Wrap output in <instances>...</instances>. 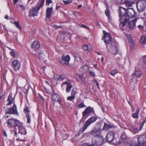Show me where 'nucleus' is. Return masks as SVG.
<instances>
[{
    "instance_id": "nucleus-50",
    "label": "nucleus",
    "mask_w": 146,
    "mask_h": 146,
    "mask_svg": "<svg viewBox=\"0 0 146 146\" xmlns=\"http://www.w3.org/2000/svg\"><path fill=\"white\" fill-rule=\"evenodd\" d=\"M93 82H95V83L96 85L97 86L98 88L99 89H100L99 83L96 80H95L93 81Z\"/></svg>"
},
{
    "instance_id": "nucleus-30",
    "label": "nucleus",
    "mask_w": 146,
    "mask_h": 146,
    "mask_svg": "<svg viewBox=\"0 0 146 146\" xmlns=\"http://www.w3.org/2000/svg\"><path fill=\"white\" fill-rule=\"evenodd\" d=\"M13 23L16 26L18 29H19L20 31L21 30L22 27L20 26L19 22H18L15 21L13 22Z\"/></svg>"
},
{
    "instance_id": "nucleus-25",
    "label": "nucleus",
    "mask_w": 146,
    "mask_h": 146,
    "mask_svg": "<svg viewBox=\"0 0 146 146\" xmlns=\"http://www.w3.org/2000/svg\"><path fill=\"white\" fill-rule=\"evenodd\" d=\"M83 48L85 50L90 51L92 49V46L90 45H85L83 46Z\"/></svg>"
},
{
    "instance_id": "nucleus-42",
    "label": "nucleus",
    "mask_w": 146,
    "mask_h": 146,
    "mask_svg": "<svg viewBox=\"0 0 146 146\" xmlns=\"http://www.w3.org/2000/svg\"><path fill=\"white\" fill-rule=\"evenodd\" d=\"M65 78V76L64 75H59V81H62L64 80Z\"/></svg>"
},
{
    "instance_id": "nucleus-56",
    "label": "nucleus",
    "mask_w": 146,
    "mask_h": 146,
    "mask_svg": "<svg viewBox=\"0 0 146 146\" xmlns=\"http://www.w3.org/2000/svg\"><path fill=\"white\" fill-rule=\"evenodd\" d=\"M83 129L82 130V131H81V129L80 130V131H79V133H80L81 132V133H82L85 130V129H86V128H83Z\"/></svg>"
},
{
    "instance_id": "nucleus-36",
    "label": "nucleus",
    "mask_w": 146,
    "mask_h": 146,
    "mask_svg": "<svg viewBox=\"0 0 146 146\" xmlns=\"http://www.w3.org/2000/svg\"><path fill=\"white\" fill-rule=\"evenodd\" d=\"M78 107L80 108L86 107V106L84 104V102H82L78 105Z\"/></svg>"
},
{
    "instance_id": "nucleus-59",
    "label": "nucleus",
    "mask_w": 146,
    "mask_h": 146,
    "mask_svg": "<svg viewBox=\"0 0 146 146\" xmlns=\"http://www.w3.org/2000/svg\"><path fill=\"white\" fill-rule=\"evenodd\" d=\"M14 4H15L18 1V0H13Z\"/></svg>"
},
{
    "instance_id": "nucleus-14",
    "label": "nucleus",
    "mask_w": 146,
    "mask_h": 146,
    "mask_svg": "<svg viewBox=\"0 0 146 146\" xmlns=\"http://www.w3.org/2000/svg\"><path fill=\"white\" fill-rule=\"evenodd\" d=\"M12 66L15 71L18 70L20 67V64L19 61L17 60H15L13 62Z\"/></svg>"
},
{
    "instance_id": "nucleus-33",
    "label": "nucleus",
    "mask_w": 146,
    "mask_h": 146,
    "mask_svg": "<svg viewBox=\"0 0 146 146\" xmlns=\"http://www.w3.org/2000/svg\"><path fill=\"white\" fill-rule=\"evenodd\" d=\"M77 89L73 88L71 92V95L75 97V95L77 94Z\"/></svg>"
},
{
    "instance_id": "nucleus-55",
    "label": "nucleus",
    "mask_w": 146,
    "mask_h": 146,
    "mask_svg": "<svg viewBox=\"0 0 146 146\" xmlns=\"http://www.w3.org/2000/svg\"><path fill=\"white\" fill-rule=\"evenodd\" d=\"M105 5L106 6V9H109V5L108 4V3L106 2H105Z\"/></svg>"
},
{
    "instance_id": "nucleus-19",
    "label": "nucleus",
    "mask_w": 146,
    "mask_h": 146,
    "mask_svg": "<svg viewBox=\"0 0 146 146\" xmlns=\"http://www.w3.org/2000/svg\"><path fill=\"white\" fill-rule=\"evenodd\" d=\"M12 94L10 93L8 96L7 101H8V103L7 104V106H8L12 104V103L13 98L12 97Z\"/></svg>"
},
{
    "instance_id": "nucleus-31",
    "label": "nucleus",
    "mask_w": 146,
    "mask_h": 146,
    "mask_svg": "<svg viewBox=\"0 0 146 146\" xmlns=\"http://www.w3.org/2000/svg\"><path fill=\"white\" fill-rule=\"evenodd\" d=\"M130 145L131 146H139L138 143L135 141H132L130 143Z\"/></svg>"
},
{
    "instance_id": "nucleus-27",
    "label": "nucleus",
    "mask_w": 146,
    "mask_h": 146,
    "mask_svg": "<svg viewBox=\"0 0 146 146\" xmlns=\"http://www.w3.org/2000/svg\"><path fill=\"white\" fill-rule=\"evenodd\" d=\"M23 111L25 113L26 115H27L28 114L30 115V111L29 110L28 107L26 106H25V108L23 110Z\"/></svg>"
},
{
    "instance_id": "nucleus-23",
    "label": "nucleus",
    "mask_w": 146,
    "mask_h": 146,
    "mask_svg": "<svg viewBox=\"0 0 146 146\" xmlns=\"http://www.w3.org/2000/svg\"><path fill=\"white\" fill-rule=\"evenodd\" d=\"M140 43L142 44H146V36H143L141 37L140 40Z\"/></svg>"
},
{
    "instance_id": "nucleus-40",
    "label": "nucleus",
    "mask_w": 146,
    "mask_h": 146,
    "mask_svg": "<svg viewBox=\"0 0 146 146\" xmlns=\"http://www.w3.org/2000/svg\"><path fill=\"white\" fill-rule=\"evenodd\" d=\"M71 84L70 81L69 80H68L67 81H66L65 82H63L62 83V85L66 84L67 86H68Z\"/></svg>"
},
{
    "instance_id": "nucleus-45",
    "label": "nucleus",
    "mask_w": 146,
    "mask_h": 146,
    "mask_svg": "<svg viewBox=\"0 0 146 146\" xmlns=\"http://www.w3.org/2000/svg\"><path fill=\"white\" fill-rule=\"evenodd\" d=\"M120 138L122 140H125L126 138V136L124 133H123L121 136Z\"/></svg>"
},
{
    "instance_id": "nucleus-61",
    "label": "nucleus",
    "mask_w": 146,
    "mask_h": 146,
    "mask_svg": "<svg viewBox=\"0 0 146 146\" xmlns=\"http://www.w3.org/2000/svg\"><path fill=\"white\" fill-rule=\"evenodd\" d=\"M143 27V26L141 25H139L138 26V27L139 29H141V28H142Z\"/></svg>"
},
{
    "instance_id": "nucleus-21",
    "label": "nucleus",
    "mask_w": 146,
    "mask_h": 146,
    "mask_svg": "<svg viewBox=\"0 0 146 146\" xmlns=\"http://www.w3.org/2000/svg\"><path fill=\"white\" fill-rule=\"evenodd\" d=\"M139 111L140 109L139 108H137L135 112L132 114V117L134 118H138V114Z\"/></svg>"
},
{
    "instance_id": "nucleus-20",
    "label": "nucleus",
    "mask_w": 146,
    "mask_h": 146,
    "mask_svg": "<svg viewBox=\"0 0 146 146\" xmlns=\"http://www.w3.org/2000/svg\"><path fill=\"white\" fill-rule=\"evenodd\" d=\"M132 74L138 78H139L142 74V72L140 70H135L134 73Z\"/></svg>"
},
{
    "instance_id": "nucleus-62",
    "label": "nucleus",
    "mask_w": 146,
    "mask_h": 146,
    "mask_svg": "<svg viewBox=\"0 0 146 146\" xmlns=\"http://www.w3.org/2000/svg\"><path fill=\"white\" fill-rule=\"evenodd\" d=\"M85 67L86 68H88V66L87 65H84V66L83 67V68H84Z\"/></svg>"
},
{
    "instance_id": "nucleus-47",
    "label": "nucleus",
    "mask_w": 146,
    "mask_h": 146,
    "mask_svg": "<svg viewBox=\"0 0 146 146\" xmlns=\"http://www.w3.org/2000/svg\"><path fill=\"white\" fill-rule=\"evenodd\" d=\"M89 74L92 77H95V73L92 71L89 72Z\"/></svg>"
},
{
    "instance_id": "nucleus-22",
    "label": "nucleus",
    "mask_w": 146,
    "mask_h": 146,
    "mask_svg": "<svg viewBox=\"0 0 146 146\" xmlns=\"http://www.w3.org/2000/svg\"><path fill=\"white\" fill-rule=\"evenodd\" d=\"M105 13L106 15L108 18V20L109 22L110 21L111 19L110 14V11L109 10V9H106L105 11Z\"/></svg>"
},
{
    "instance_id": "nucleus-64",
    "label": "nucleus",
    "mask_w": 146,
    "mask_h": 146,
    "mask_svg": "<svg viewBox=\"0 0 146 146\" xmlns=\"http://www.w3.org/2000/svg\"><path fill=\"white\" fill-rule=\"evenodd\" d=\"M60 6H56V10H58Z\"/></svg>"
},
{
    "instance_id": "nucleus-54",
    "label": "nucleus",
    "mask_w": 146,
    "mask_h": 146,
    "mask_svg": "<svg viewBox=\"0 0 146 146\" xmlns=\"http://www.w3.org/2000/svg\"><path fill=\"white\" fill-rule=\"evenodd\" d=\"M3 135L4 136H5L6 137H7V135L6 133V131L4 130H3Z\"/></svg>"
},
{
    "instance_id": "nucleus-1",
    "label": "nucleus",
    "mask_w": 146,
    "mask_h": 146,
    "mask_svg": "<svg viewBox=\"0 0 146 146\" xmlns=\"http://www.w3.org/2000/svg\"><path fill=\"white\" fill-rule=\"evenodd\" d=\"M119 13V17L120 21L119 29L123 31L124 27L129 21V18H133L137 16L135 12L132 8L125 9L120 7L118 10Z\"/></svg>"
},
{
    "instance_id": "nucleus-58",
    "label": "nucleus",
    "mask_w": 146,
    "mask_h": 146,
    "mask_svg": "<svg viewBox=\"0 0 146 146\" xmlns=\"http://www.w3.org/2000/svg\"><path fill=\"white\" fill-rule=\"evenodd\" d=\"M79 77L80 78L82 79L83 77V75L82 74L79 75Z\"/></svg>"
},
{
    "instance_id": "nucleus-34",
    "label": "nucleus",
    "mask_w": 146,
    "mask_h": 146,
    "mask_svg": "<svg viewBox=\"0 0 146 146\" xmlns=\"http://www.w3.org/2000/svg\"><path fill=\"white\" fill-rule=\"evenodd\" d=\"M75 97L71 95V96H68L67 99L68 100L73 101L75 99Z\"/></svg>"
},
{
    "instance_id": "nucleus-39",
    "label": "nucleus",
    "mask_w": 146,
    "mask_h": 146,
    "mask_svg": "<svg viewBox=\"0 0 146 146\" xmlns=\"http://www.w3.org/2000/svg\"><path fill=\"white\" fill-rule=\"evenodd\" d=\"M113 127V126L112 125H108L106 123H104L103 128H112Z\"/></svg>"
},
{
    "instance_id": "nucleus-18",
    "label": "nucleus",
    "mask_w": 146,
    "mask_h": 146,
    "mask_svg": "<svg viewBox=\"0 0 146 146\" xmlns=\"http://www.w3.org/2000/svg\"><path fill=\"white\" fill-rule=\"evenodd\" d=\"M133 0H126L124 3V4L127 7H131L132 5L134 3Z\"/></svg>"
},
{
    "instance_id": "nucleus-43",
    "label": "nucleus",
    "mask_w": 146,
    "mask_h": 146,
    "mask_svg": "<svg viewBox=\"0 0 146 146\" xmlns=\"http://www.w3.org/2000/svg\"><path fill=\"white\" fill-rule=\"evenodd\" d=\"M52 3V1L51 0H46V6H49V5Z\"/></svg>"
},
{
    "instance_id": "nucleus-32",
    "label": "nucleus",
    "mask_w": 146,
    "mask_h": 146,
    "mask_svg": "<svg viewBox=\"0 0 146 146\" xmlns=\"http://www.w3.org/2000/svg\"><path fill=\"white\" fill-rule=\"evenodd\" d=\"M17 7L18 8H20L21 10L22 11H24L25 9V8L24 6L23 5L21 4H17Z\"/></svg>"
},
{
    "instance_id": "nucleus-16",
    "label": "nucleus",
    "mask_w": 146,
    "mask_h": 146,
    "mask_svg": "<svg viewBox=\"0 0 146 146\" xmlns=\"http://www.w3.org/2000/svg\"><path fill=\"white\" fill-rule=\"evenodd\" d=\"M53 12V9L52 7H47L46 10V18L47 19H49L51 16Z\"/></svg>"
},
{
    "instance_id": "nucleus-52",
    "label": "nucleus",
    "mask_w": 146,
    "mask_h": 146,
    "mask_svg": "<svg viewBox=\"0 0 146 146\" xmlns=\"http://www.w3.org/2000/svg\"><path fill=\"white\" fill-rule=\"evenodd\" d=\"M145 122H146V121L145 120L143 121L141 125V126H140V128H142V127H143V126L144 125V123H145Z\"/></svg>"
},
{
    "instance_id": "nucleus-46",
    "label": "nucleus",
    "mask_w": 146,
    "mask_h": 146,
    "mask_svg": "<svg viewBox=\"0 0 146 146\" xmlns=\"http://www.w3.org/2000/svg\"><path fill=\"white\" fill-rule=\"evenodd\" d=\"M10 54L13 57H15V53L13 50H12L10 52Z\"/></svg>"
},
{
    "instance_id": "nucleus-28",
    "label": "nucleus",
    "mask_w": 146,
    "mask_h": 146,
    "mask_svg": "<svg viewBox=\"0 0 146 146\" xmlns=\"http://www.w3.org/2000/svg\"><path fill=\"white\" fill-rule=\"evenodd\" d=\"M23 123L22 122H20L19 120H17L16 123V127L17 126L19 128L23 127Z\"/></svg>"
},
{
    "instance_id": "nucleus-63",
    "label": "nucleus",
    "mask_w": 146,
    "mask_h": 146,
    "mask_svg": "<svg viewBox=\"0 0 146 146\" xmlns=\"http://www.w3.org/2000/svg\"><path fill=\"white\" fill-rule=\"evenodd\" d=\"M14 136H15L16 137H17V132L16 131L14 133Z\"/></svg>"
},
{
    "instance_id": "nucleus-12",
    "label": "nucleus",
    "mask_w": 146,
    "mask_h": 146,
    "mask_svg": "<svg viewBox=\"0 0 146 146\" xmlns=\"http://www.w3.org/2000/svg\"><path fill=\"white\" fill-rule=\"evenodd\" d=\"M97 118L94 117H92L88 119L86 121L85 125L83 128H87L92 123L95 122L97 119Z\"/></svg>"
},
{
    "instance_id": "nucleus-44",
    "label": "nucleus",
    "mask_w": 146,
    "mask_h": 146,
    "mask_svg": "<svg viewBox=\"0 0 146 146\" xmlns=\"http://www.w3.org/2000/svg\"><path fill=\"white\" fill-rule=\"evenodd\" d=\"M64 4L66 5H68L71 3L72 2V0H68L66 1H63Z\"/></svg>"
},
{
    "instance_id": "nucleus-4",
    "label": "nucleus",
    "mask_w": 146,
    "mask_h": 146,
    "mask_svg": "<svg viewBox=\"0 0 146 146\" xmlns=\"http://www.w3.org/2000/svg\"><path fill=\"white\" fill-rule=\"evenodd\" d=\"M45 0H39L36 6L30 10L29 12V17H34L37 15L39 10L44 6Z\"/></svg>"
},
{
    "instance_id": "nucleus-37",
    "label": "nucleus",
    "mask_w": 146,
    "mask_h": 146,
    "mask_svg": "<svg viewBox=\"0 0 146 146\" xmlns=\"http://www.w3.org/2000/svg\"><path fill=\"white\" fill-rule=\"evenodd\" d=\"M118 72V71L116 70H112L110 72V74L113 76H114Z\"/></svg>"
},
{
    "instance_id": "nucleus-35",
    "label": "nucleus",
    "mask_w": 146,
    "mask_h": 146,
    "mask_svg": "<svg viewBox=\"0 0 146 146\" xmlns=\"http://www.w3.org/2000/svg\"><path fill=\"white\" fill-rule=\"evenodd\" d=\"M73 14L76 17L80 15V14L79 12L75 11L73 12Z\"/></svg>"
},
{
    "instance_id": "nucleus-24",
    "label": "nucleus",
    "mask_w": 146,
    "mask_h": 146,
    "mask_svg": "<svg viewBox=\"0 0 146 146\" xmlns=\"http://www.w3.org/2000/svg\"><path fill=\"white\" fill-rule=\"evenodd\" d=\"M138 128H129V130L134 134H136L138 132L141 130L142 128H139L138 129Z\"/></svg>"
},
{
    "instance_id": "nucleus-10",
    "label": "nucleus",
    "mask_w": 146,
    "mask_h": 146,
    "mask_svg": "<svg viewBox=\"0 0 146 146\" xmlns=\"http://www.w3.org/2000/svg\"><path fill=\"white\" fill-rule=\"evenodd\" d=\"M145 3L144 1H140L137 3V7L139 12H142L145 9Z\"/></svg>"
},
{
    "instance_id": "nucleus-29",
    "label": "nucleus",
    "mask_w": 146,
    "mask_h": 146,
    "mask_svg": "<svg viewBox=\"0 0 146 146\" xmlns=\"http://www.w3.org/2000/svg\"><path fill=\"white\" fill-rule=\"evenodd\" d=\"M72 87V85L71 84L68 86H67L66 88V91L67 93L69 92Z\"/></svg>"
},
{
    "instance_id": "nucleus-49",
    "label": "nucleus",
    "mask_w": 146,
    "mask_h": 146,
    "mask_svg": "<svg viewBox=\"0 0 146 146\" xmlns=\"http://www.w3.org/2000/svg\"><path fill=\"white\" fill-rule=\"evenodd\" d=\"M80 27H83L84 28L86 29H89V28L87 26L84 24L81 25H80Z\"/></svg>"
},
{
    "instance_id": "nucleus-2",
    "label": "nucleus",
    "mask_w": 146,
    "mask_h": 146,
    "mask_svg": "<svg viewBox=\"0 0 146 146\" xmlns=\"http://www.w3.org/2000/svg\"><path fill=\"white\" fill-rule=\"evenodd\" d=\"M103 34L104 36L102 40H104V42L106 44L107 49L113 55H116L118 52L117 42L115 41H112L111 36L110 33L103 31Z\"/></svg>"
},
{
    "instance_id": "nucleus-8",
    "label": "nucleus",
    "mask_w": 146,
    "mask_h": 146,
    "mask_svg": "<svg viewBox=\"0 0 146 146\" xmlns=\"http://www.w3.org/2000/svg\"><path fill=\"white\" fill-rule=\"evenodd\" d=\"M137 138L139 146H145L146 145V134L138 137Z\"/></svg>"
},
{
    "instance_id": "nucleus-48",
    "label": "nucleus",
    "mask_w": 146,
    "mask_h": 146,
    "mask_svg": "<svg viewBox=\"0 0 146 146\" xmlns=\"http://www.w3.org/2000/svg\"><path fill=\"white\" fill-rule=\"evenodd\" d=\"M52 27L55 29H57L59 28H61L62 27L61 26H57L56 25H54L52 26Z\"/></svg>"
},
{
    "instance_id": "nucleus-38",
    "label": "nucleus",
    "mask_w": 146,
    "mask_h": 146,
    "mask_svg": "<svg viewBox=\"0 0 146 146\" xmlns=\"http://www.w3.org/2000/svg\"><path fill=\"white\" fill-rule=\"evenodd\" d=\"M26 115L27 118V123H30L31 121V117L30 115Z\"/></svg>"
},
{
    "instance_id": "nucleus-11",
    "label": "nucleus",
    "mask_w": 146,
    "mask_h": 146,
    "mask_svg": "<svg viewBox=\"0 0 146 146\" xmlns=\"http://www.w3.org/2000/svg\"><path fill=\"white\" fill-rule=\"evenodd\" d=\"M137 19V18H135L130 21L128 22V26L130 29L133 30L136 28L135 23Z\"/></svg>"
},
{
    "instance_id": "nucleus-9",
    "label": "nucleus",
    "mask_w": 146,
    "mask_h": 146,
    "mask_svg": "<svg viewBox=\"0 0 146 146\" xmlns=\"http://www.w3.org/2000/svg\"><path fill=\"white\" fill-rule=\"evenodd\" d=\"M115 139V133L113 131H109L106 137V140L108 142H111Z\"/></svg>"
},
{
    "instance_id": "nucleus-15",
    "label": "nucleus",
    "mask_w": 146,
    "mask_h": 146,
    "mask_svg": "<svg viewBox=\"0 0 146 146\" xmlns=\"http://www.w3.org/2000/svg\"><path fill=\"white\" fill-rule=\"evenodd\" d=\"M17 121V119L11 118L8 119L7 122V123L8 125L11 127H15Z\"/></svg>"
},
{
    "instance_id": "nucleus-7",
    "label": "nucleus",
    "mask_w": 146,
    "mask_h": 146,
    "mask_svg": "<svg viewBox=\"0 0 146 146\" xmlns=\"http://www.w3.org/2000/svg\"><path fill=\"white\" fill-rule=\"evenodd\" d=\"M7 108L8 110H5V113L6 114L18 115L16 106L15 103H13V105L12 107L8 108Z\"/></svg>"
},
{
    "instance_id": "nucleus-3",
    "label": "nucleus",
    "mask_w": 146,
    "mask_h": 146,
    "mask_svg": "<svg viewBox=\"0 0 146 146\" xmlns=\"http://www.w3.org/2000/svg\"><path fill=\"white\" fill-rule=\"evenodd\" d=\"M100 133V128H94L90 132V134L94 136L92 139L93 145L100 146L102 144L104 141V139L99 136Z\"/></svg>"
},
{
    "instance_id": "nucleus-17",
    "label": "nucleus",
    "mask_w": 146,
    "mask_h": 146,
    "mask_svg": "<svg viewBox=\"0 0 146 146\" xmlns=\"http://www.w3.org/2000/svg\"><path fill=\"white\" fill-rule=\"evenodd\" d=\"M40 45L39 42L37 40L34 41L32 45V48L35 49H38L40 47Z\"/></svg>"
},
{
    "instance_id": "nucleus-60",
    "label": "nucleus",
    "mask_w": 146,
    "mask_h": 146,
    "mask_svg": "<svg viewBox=\"0 0 146 146\" xmlns=\"http://www.w3.org/2000/svg\"><path fill=\"white\" fill-rule=\"evenodd\" d=\"M5 19H9V17L7 15H5Z\"/></svg>"
},
{
    "instance_id": "nucleus-6",
    "label": "nucleus",
    "mask_w": 146,
    "mask_h": 146,
    "mask_svg": "<svg viewBox=\"0 0 146 146\" xmlns=\"http://www.w3.org/2000/svg\"><path fill=\"white\" fill-rule=\"evenodd\" d=\"M70 58V56L67 54L66 56L63 55L61 58H59L60 63L64 66H67L69 65V62Z\"/></svg>"
},
{
    "instance_id": "nucleus-57",
    "label": "nucleus",
    "mask_w": 146,
    "mask_h": 146,
    "mask_svg": "<svg viewBox=\"0 0 146 146\" xmlns=\"http://www.w3.org/2000/svg\"><path fill=\"white\" fill-rule=\"evenodd\" d=\"M17 141H24L25 139H20L19 138H18L17 139Z\"/></svg>"
},
{
    "instance_id": "nucleus-51",
    "label": "nucleus",
    "mask_w": 146,
    "mask_h": 146,
    "mask_svg": "<svg viewBox=\"0 0 146 146\" xmlns=\"http://www.w3.org/2000/svg\"><path fill=\"white\" fill-rule=\"evenodd\" d=\"M82 146H94L92 145H90L88 143H85L82 145Z\"/></svg>"
},
{
    "instance_id": "nucleus-26",
    "label": "nucleus",
    "mask_w": 146,
    "mask_h": 146,
    "mask_svg": "<svg viewBox=\"0 0 146 146\" xmlns=\"http://www.w3.org/2000/svg\"><path fill=\"white\" fill-rule=\"evenodd\" d=\"M19 133H21V135L24 134L25 135L27 133L25 128H19Z\"/></svg>"
},
{
    "instance_id": "nucleus-53",
    "label": "nucleus",
    "mask_w": 146,
    "mask_h": 146,
    "mask_svg": "<svg viewBox=\"0 0 146 146\" xmlns=\"http://www.w3.org/2000/svg\"><path fill=\"white\" fill-rule=\"evenodd\" d=\"M143 61L144 63L146 64V55L143 58Z\"/></svg>"
},
{
    "instance_id": "nucleus-41",
    "label": "nucleus",
    "mask_w": 146,
    "mask_h": 146,
    "mask_svg": "<svg viewBox=\"0 0 146 146\" xmlns=\"http://www.w3.org/2000/svg\"><path fill=\"white\" fill-rule=\"evenodd\" d=\"M59 75H58L57 74H54V78L56 81L59 80Z\"/></svg>"
},
{
    "instance_id": "nucleus-5",
    "label": "nucleus",
    "mask_w": 146,
    "mask_h": 146,
    "mask_svg": "<svg viewBox=\"0 0 146 146\" xmlns=\"http://www.w3.org/2000/svg\"><path fill=\"white\" fill-rule=\"evenodd\" d=\"M90 113H93L95 114V111L93 108L89 106L83 112L82 117L80 121V123L84 121L86 118V116Z\"/></svg>"
},
{
    "instance_id": "nucleus-13",
    "label": "nucleus",
    "mask_w": 146,
    "mask_h": 146,
    "mask_svg": "<svg viewBox=\"0 0 146 146\" xmlns=\"http://www.w3.org/2000/svg\"><path fill=\"white\" fill-rule=\"evenodd\" d=\"M52 99L53 101L60 104L61 100V98L60 96L57 94H54L52 96Z\"/></svg>"
}]
</instances>
